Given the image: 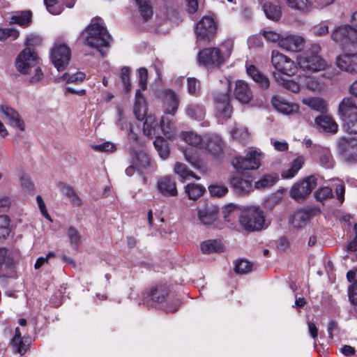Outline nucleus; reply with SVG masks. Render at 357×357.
I'll return each mask as SVG.
<instances>
[{"label":"nucleus","mask_w":357,"mask_h":357,"mask_svg":"<svg viewBox=\"0 0 357 357\" xmlns=\"http://www.w3.org/2000/svg\"><path fill=\"white\" fill-rule=\"evenodd\" d=\"M15 66L19 73L29 77V82H37L43 77L38 66V56L30 47H26L19 54L15 60Z\"/></svg>","instance_id":"nucleus-1"},{"label":"nucleus","mask_w":357,"mask_h":357,"mask_svg":"<svg viewBox=\"0 0 357 357\" xmlns=\"http://www.w3.org/2000/svg\"><path fill=\"white\" fill-rule=\"evenodd\" d=\"M169 289L165 285H157L151 288L144 297L148 305L160 307L167 312H174L180 305V301L176 300L169 303Z\"/></svg>","instance_id":"nucleus-2"},{"label":"nucleus","mask_w":357,"mask_h":357,"mask_svg":"<svg viewBox=\"0 0 357 357\" xmlns=\"http://www.w3.org/2000/svg\"><path fill=\"white\" fill-rule=\"evenodd\" d=\"M85 31L87 33L85 40L87 45L97 49L109 45L111 37L101 18L92 19Z\"/></svg>","instance_id":"nucleus-3"},{"label":"nucleus","mask_w":357,"mask_h":357,"mask_svg":"<svg viewBox=\"0 0 357 357\" xmlns=\"http://www.w3.org/2000/svg\"><path fill=\"white\" fill-rule=\"evenodd\" d=\"M321 47L318 44L312 45L304 54L298 57V64L303 70L312 73L323 70L326 68V61L319 55Z\"/></svg>","instance_id":"nucleus-4"},{"label":"nucleus","mask_w":357,"mask_h":357,"mask_svg":"<svg viewBox=\"0 0 357 357\" xmlns=\"http://www.w3.org/2000/svg\"><path fill=\"white\" fill-rule=\"evenodd\" d=\"M239 222L246 231H259L264 228L265 224L264 213L258 207H249L241 213Z\"/></svg>","instance_id":"nucleus-5"},{"label":"nucleus","mask_w":357,"mask_h":357,"mask_svg":"<svg viewBox=\"0 0 357 357\" xmlns=\"http://www.w3.org/2000/svg\"><path fill=\"white\" fill-rule=\"evenodd\" d=\"M70 49L65 44H55L51 50V60L59 71L66 69L70 59Z\"/></svg>","instance_id":"nucleus-6"},{"label":"nucleus","mask_w":357,"mask_h":357,"mask_svg":"<svg viewBox=\"0 0 357 357\" xmlns=\"http://www.w3.org/2000/svg\"><path fill=\"white\" fill-rule=\"evenodd\" d=\"M198 61L206 68L218 67L224 62V57L217 47L204 48L198 54Z\"/></svg>","instance_id":"nucleus-7"},{"label":"nucleus","mask_w":357,"mask_h":357,"mask_svg":"<svg viewBox=\"0 0 357 357\" xmlns=\"http://www.w3.org/2000/svg\"><path fill=\"white\" fill-rule=\"evenodd\" d=\"M261 156V153L255 150H251L248 152L245 157L236 158L233 160L232 165L238 171L257 169L260 166Z\"/></svg>","instance_id":"nucleus-8"},{"label":"nucleus","mask_w":357,"mask_h":357,"mask_svg":"<svg viewBox=\"0 0 357 357\" xmlns=\"http://www.w3.org/2000/svg\"><path fill=\"white\" fill-rule=\"evenodd\" d=\"M217 25L214 19L209 16H204L197 23L195 32L197 40L210 41L216 33Z\"/></svg>","instance_id":"nucleus-9"},{"label":"nucleus","mask_w":357,"mask_h":357,"mask_svg":"<svg viewBox=\"0 0 357 357\" xmlns=\"http://www.w3.org/2000/svg\"><path fill=\"white\" fill-rule=\"evenodd\" d=\"M337 146L340 155L345 161H357V139L342 137L338 140Z\"/></svg>","instance_id":"nucleus-10"},{"label":"nucleus","mask_w":357,"mask_h":357,"mask_svg":"<svg viewBox=\"0 0 357 357\" xmlns=\"http://www.w3.org/2000/svg\"><path fill=\"white\" fill-rule=\"evenodd\" d=\"M271 62L278 71L288 76H292L296 72L297 68L294 62L278 51L272 52Z\"/></svg>","instance_id":"nucleus-11"},{"label":"nucleus","mask_w":357,"mask_h":357,"mask_svg":"<svg viewBox=\"0 0 357 357\" xmlns=\"http://www.w3.org/2000/svg\"><path fill=\"white\" fill-rule=\"evenodd\" d=\"M317 178L315 176H308L306 179L291 188V197L297 201L305 199L317 186Z\"/></svg>","instance_id":"nucleus-12"},{"label":"nucleus","mask_w":357,"mask_h":357,"mask_svg":"<svg viewBox=\"0 0 357 357\" xmlns=\"http://www.w3.org/2000/svg\"><path fill=\"white\" fill-rule=\"evenodd\" d=\"M331 38L342 45L355 43L357 42V30L350 25H341L331 33Z\"/></svg>","instance_id":"nucleus-13"},{"label":"nucleus","mask_w":357,"mask_h":357,"mask_svg":"<svg viewBox=\"0 0 357 357\" xmlns=\"http://www.w3.org/2000/svg\"><path fill=\"white\" fill-rule=\"evenodd\" d=\"M215 109L217 116L227 120L231 116L233 109L230 105V97L227 93H220L215 97Z\"/></svg>","instance_id":"nucleus-14"},{"label":"nucleus","mask_w":357,"mask_h":357,"mask_svg":"<svg viewBox=\"0 0 357 357\" xmlns=\"http://www.w3.org/2000/svg\"><path fill=\"white\" fill-rule=\"evenodd\" d=\"M218 208L213 204H206L197 209V218L205 226L214 225L217 220Z\"/></svg>","instance_id":"nucleus-15"},{"label":"nucleus","mask_w":357,"mask_h":357,"mask_svg":"<svg viewBox=\"0 0 357 357\" xmlns=\"http://www.w3.org/2000/svg\"><path fill=\"white\" fill-rule=\"evenodd\" d=\"M336 63L342 70L357 73V53H346L337 57Z\"/></svg>","instance_id":"nucleus-16"},{"label":"nucleus","mask_w":357,"mask_h":357,"mask_svg":"<svg viewBox=\"0 0 357 357\" xmlns=\"http://www.w3.org/2000/svg\"><path fill=\"white\" fill-rule=\"evenodd\" d=\"M305 39L298 35H289L280 40V46L290 52H298L304 47Z\"/></svg>","instance_id":"nucleus-17"},{"label":"nucleus","mask_w":357,"mask_h":357,"mask_svg":"<svg viewBox=\"0 0 357 357\" xmlns=\"http://www.w3.org/2000/svg\"><path fill=\"white\" fill-rule=\"evenodd\" d=\"M0 111L8 119V123L11 126L17 128L21 131L25 130L24 121L17 111L6 105H1L0 106Z\"/></svg>","instance_id":"nucleus-18"},{"label":"nucleus","mask_w":357,"mask_h":357,"mask_svg":"<svg viewBox=\"0 0 357 357\" xmlns=\"http://www.w3.org/2000/svg\"><path fill=\"white\" fill-rule=\"evenodd\" d=\"M162 100L165 113L174 115L180 102L178 96L171 89H165L162 93Z\"/></svg>","instance_id":"nucleus-19"},{"label":"nucleus","mask_w":357,"mask_h":357,"mask_svg":"<svg viewBox=\"0 0 357 357\" xmlns=\"http://www.w3.org/2000/svg\"><path fill=\"white\" fill-rule=\"evenodd\" d=\"M314 121L320 131L333 135L338 130V124L328 115H319L315 118Z\"/></svg>","instance_id":"nucleus-20"},{"label":"nucleus","mask_w":357,"mask_h":357,"mask_svg":"<svg viewBox=\"0 0 357 357\" xmlns=\"http://www.w3.org/2000/svg\"><path fill=\"white\" fill-rule=\"evenodd\" d=\"M357 114L356 100L351 97L344 98L338 105V115L340 120Z\"/></svg>","instance_id":"nucleus-21"},{"label":"nucleus","mask_w":357,"mask_h":357,"mask_svg":"<svg viewBox=\"0 0 357 357\" xmlns=\"http://www.w3.org/2000/svg\"><path fill=\"white\" fill-rule=\"evenodd\" d=\"M234 95L236 100L243 104L248 103L253 97L249 85L243 80L236 81Z\"/></svg>","instance_id":"nucleus-22"},{"label":"nucleus","mask_w":357,"mask_h":357,"mask_svg":"<svg viewBox=\"0 0 357 357\" xmlns=\"http://www.w3.org/2000/svg\"><path fill=\"white\" fill-rule=\"evenodd\" d=\"M158 189L161 194L166 197L177 195V189L175 181L170 176H165L158 181Z\"/></svg>","instance_id":"nucleus-23"},{"label":"nucleus","mask_w":357,"mask_h":357,"mask_svg":"<svg viewBox=\"0 0 357 357\" xmlns=\"http://www.w3.org/2000/svg\"><path fill=\"white\" fill-rule=\"evenodd\" d=\"M230 184L235 193L239 195H246L252 190V181L241 177H231Z\"/></svg>","instance_id":"nucleus-24"},{"label":"nucleus","mask_w":357,"mask_h":357,"mask_svg":"<svg viewBox=\"0 0 357 357\" xmlns=\"http://www.w3.org/2000/svg\"><path fill=\"white\" fill-rule=\"evenodd\" d=\"M273 106L280 112L291 115L298 112V105L294 103H290L278 97H273L272 99Z\"/></svg>","instance_id":"nucleus-25"},{"label":"nucleus","mask_w":357,"mask_h":357,"mask_svg":"<svg viewBox=\"0 0 357 357\" xmlns=\"http://www.w3.org/2000/svg\"><path fill=\"white\" fill-rule=\"evenodd\" d=\"M133 111L137 119L139 121L143 120L146 116L147 107L146 102L139 89H137L135 92V102Z\"/></svg>","instance_id":"nucleus-26"},{"label":"nucleus","mask_w":357,"mask_h":357,"mask_svg":"<svg viewBox=\"0 0 357 357\" xmlns=\"http://www.w3.org/2000/svg\"><path fill=\"white\" fill-rule=\"evenodd\" d=\"M247 73L252 78V79L261 88L267 89L270 85L268 78L259 71L253 65L246 66Z\"/></svg>","instance_id":"nucleus-27"},{"label":"nucleus","mask_w":357,"mask_h":357,"mask_svg":"<svg viewBox=\"0 0 357 357\" xmlns=\"http://www.w3.org/2000/svg\"><path fill=\"white\" fill-rule=\"evenodd\" d=\"M201 149L208 151L213 155H218L222 149V139L219 136L215 135L210 137L207 141L204 140Z\"/></svg>","instance_id":"nucleus-28"},{"label":"nucleus","mask_w":357,"mask_h":357,"mask_svg":"<svg viewBox=\"0 0 357 357\" xmlns=\"http://www.w3.org/2000/svg\"><path fill=\"white\" fill-rule=\"evenodd\" d=\"M305 162V158L302 155L298 156L290 164L289 169L282 172L283 178H291L296 176L298 172L302 168Z\"/></svg>","instance_id":"nucleus-29"},{"label":"nucleus","mask_w":357,"mask_h":357,"mask_svg":"<svg viewBox=\"0 0 357 357\" xmlns=\"http://www.w3.org/2000/svg\"><path fill=\"white\" fill-rule=\"evenodd\" d=\"M31 20V12L24 10L11 16L8 22L10 24H17L21 26H26L30 24Z\"/></svg>","instance_id":"nucleus-30"},{"label":"nucleus","mask_w":357,"mask_h":357,"mask_svg":"<svg viewBox=\"0 0 357 357\" xmlns=\"http://www.w3.org/2000/svg\"><path fill=\"white\" fill-rule=\"evenodd\" d=\"M263 8L267 18L273 21H278L280 18L282 11L278 3H266Z\"/></svg>","instance_id":"nucleus-31"},{"label":"nucleus","mask_w":357,"mask_h":357,"mask_svg":"<svg viewBox=\"0 0 357 357\" xmlns=\"http://www.w3.org/2000/svg\"><path fill=\"white\" fill-rule=\"evenodd\" d=\"M181 138L189 145L199 149L202 148L204 140L199 135L192 131L183 132Z\"/></svg>","instance_id":"nucleus-32"},{"label":"nucleus","mask_w":357,"mask_h":357,"mask_svg":"<svg viewBox=\"0 0 357 357\" xmlns=\"http://www.w3.org/2000/svg\"><path fill=\"white\" fill-rule=\"evenodd\" d=\"M200 248L204 254H211L222 251V245L220 241L208 240L200 245Z\"/></svg>","instance_id":"nucleus-33"},{"label":"nucleus","mask_w":357,"mask_h":357,"mask_svg":"<svg viewBox=\"0 0 357 357\" xmlns=\"http://www.w3.org/2000/svg\"><path fill=\"white\" fill-rule=\"evenodd\" d=\"M309 218L310 214L308 212L303 210H299L293 215L290 222L294 227L299 229L307 224Z\"/></svg>","instance_id":"nucleus-34"},{"label":"nucleus","mask_w":357,"mask_h":357,"mask_svg":"<svg viewBox=\"0 0 357 357\" xmlns=\"http://www.w3.org/2000/svg\"><path fill=\"white\" fill-rule=\"evenodd\" d=\"M154 146L160 157L166 159L170 153L169 143L162 137H156L153 142Z\"/></svg>","instance_id":"nucleus-35"},{"label":"nucleus","mask_w":357,"mask_h":357,"mask_svg":"<svg viewBox=\"0 0 357 357\" xmlns=\"http://www.w3.org/2000/svg\"><path fill=\"white\" fill-rule=\"evenodd\" d=\"M138 6L139 13L144 21H147L153 14L149 0H135Z\"/></svg>","instance_id":"nucleus-36"},{"label":"nucleus","mask_w":357,"mask_h":357,"mask_svg":"<svg viewBox=\"0 0 357 357\" xmlns=\"http://www.w3.org/2000/svg\"><path fill=\"white\" fill-rule=\"evenodd\" d=\"M342 128L349 134H357V114L343 119Z\"/></svg>","instance_id":"nucleus-37"},{"label":"nucleus","mask_w":357,"mask_h":357,"mask_svg":"<svg viewBox=\"0 0 357 357\" xmlns=\"http://www.w3.org/2000/svg\"><path fill=\"white\" fill-rule=\"evenodd\" d=\"M161 130L167 138L171 139L175 135V127L173 122L168 118L162 116L160 120Z\"/></svg>","instance_id":"nucleus-38"},{"label":"nucleus","mask_w":357,"mask_h":357,"mask_svg":"<svg viewBox=\"0 0 357 357\" xmlns=\"http://www.w3.org/2000/svg\"><path fill=\"white\" fill-rule=\"evenodd\" d=\"M231 134L234 139L242 143H245L250 139V133L245 127H236L231 131Z\"/></svg>","instance_id":"nucleus-39"},{"label":"nucleus","mask_w":357,"mask_h":357,"mask_svg":"<svg viewBox=\"0 0 357 357\" xmlns=\"http://www.w3.org/2000/svg\"><path fill=\"white\" fill-rule=\"evenodd\" d=\"M274 77L280 85L282 86L289 91H291L294 93H297L299 91L300 86L296 82L292 79H283L280 77V75H278L277 73H274Z\"/></svg>","instance_id":"nucleus-40"},{"label":"nucleus","mask_w":357,"mask_h":357,"mask_svg":"<svg viewBox=\"0 0 357 357\" xmlns=\"http://www.w3.org/2000/svg\"><path fill=\"white\" fill-rule=\"evenodd\" d=\"M303 102L312 109L324 112L326 110V105L324 100L319 98H309L303 100Z\"/></svg>","instance_id":"nucleus-41"},{"label":"nucleus","mask_w":357,"mask_h":357,"mask_svg":"<svg viewBox=\"0 0 357 357\" xmlns=\"http://www.w3.org/2000/svg\"><path fill=\"white\" fill-rule=\"evenodd\" d=\"M205 189L198 184H188L185 187V192L188 195L190 199L196 200L199 198Z\"/></svg>","instance_id":"nucleus-42"},{"label":"nucleus","mask_w":357,"mask_h":357,"mask_svg":"<svg viewBox=\"0 0 357 357\" xmlns=\"http://www.w3.org/2000/svg\"><path fill=\"white\" fill-rule=\"evenodd\" d=\"M157 125L158 123L154 117L152 116H146L145 121L143 125V132L144 135L149 137H152L155 134L154 130Z\"/></svg>","instance_id":"nucleus-43"},{"label":"nucleus","mask_w":357,"mask_h":357,"mask_svg":"<svg viewBox=\"0 0 357 357\" xmlns=\"http://www.w3.org/2000/svg\"><path fill=\"white\" fill-rule=\"evenodd\" d=\"M174 172L183 180H185L189 176L195 177L197 179H198V177L195 176L194 173L189 170L185 165L179 162H177L175 164Z\"/></svg>","instance_id":"nucleus-44"},{"label":"nucleus","mask_w":357,"mask_h":357,"mask_svg":"<svg viewBox=\"0 0 357 357\" xmlns=\"http://www.w3.org/2000/svg\"><path fill=\"white\" fill-rule=\"evenodd\" d=\"M278 181V178L273 175H265L260 180L255 182V187L257 189H263L273 185Z\"/></svg>","instance_id":"nucleus-45"},{"label":"nucleus","mask_w":357,"mask_h":357,"mask_svg":"<svg viewBox=\"0 0 357 357\" xmlns=\"http://www.w3.org/2000/svg\"><path fill=\"white\" fill-rule=\"evenodd\" d=\"M187 114L193 119L200 120L204 116V110L203 107L198 105H191L186 110Z\"/></svg>","instance_id":"nucleus-46"},{"label":"nucleus","mask_w":357,"mask_h":357,"mask_svg":"<svg viewBox=\"0 0 357 357\" xmlns=\"http://www.w3.org/2000/svg\"><path fill=\"white\" fill-rule=\"evenodd\" d=\"M252 264L247 260L241 259L235 265L234 271L238 274H247L252 271Z\"/></svg>","instance_id":"nucleus-47"},{"label":"nucleus","mask_w":357,"mask_h":357,"mask_svg":"<svg viewBox=\"0 0 357 357\" xmlns=\"http://www.w3.org/2000/svg\"><path fill=\"white\" fill-rule=\"evenodd\" d=\"M85 76V73L82 72H77L73 74L65 73L59 79L66 80L68 83H75L83 81Z\"/></svg>","instance_id":"nucleus-48"},{"label":"nucleus","mask_w":357,"mask_h":357,"mask_svg":"<svg viewBox=\"0 0 357 357\" xmlns=\"http://www.w3.org/2000/svg\"><path fill=\"white\" fill-rule=\"evenodd\" d=\"M10 220L7 215H0V238H5L10 234Z\"/></svg>","instance_id":"nucleus-49"},{"label":"nucleus","mask_w":357,"mask_h":357,"mask_svg":"<svg viewBox=\"0 0 357 357\" xmlns=\"http://www.w3.org/2000/svg\"><path fill=\"white\" fill-rule=\"evenodd\" d=\"M20 35L19 31L14 28L3 29L0 27V40H6L10 38L12 40H15Z\"/></svg>","instance_id":"nucleus-50"},{"label":"nucleus","mask_w":357,"mask_h":357,"mask_svg":"<svg viewBox=\"0 0 357 357\" xmlns=\"http://www.w3.org/2000/svg\"><path fill=\"white\" fill-rule=\"evenodd\" d=\"M130 69L128 66L122 68L121 71V79L124 85L126 92H129L131 90V82L130 81Z\"/></svg>","instance_id":"nucleus-51"},{"label":"nucleus","mask_w":357,"mask_h":357,"mask_svg":"<svg viewBox=\"0 0 357 357\" xmlns=\"http://www.w3.org/2000/svg\"><path fill=\"white\" fill-rule=\"evenodd\" d=\"M306 87L313 91H320L323 87V83L318 77H312L307 79L305 82Z\"/></svg>","instance_id":"nucleus-52"},{"label":"nucleus","mask_w":357,"mask_h":357,"mask_svg":"<svg viewBox=\"0 0 357 357\" xmlns=\"http://www.w3.org/2000/svg\"><path fill=\"white\" fill-rule=\"evenodd\" d=\"M188 91L191 95H197L200 91V83L195 77H188L187 79Z\"/></svg>","instance_id":"nucleus-53"},{"label":"nucleus","mask_w":357,"mask_h":357,"mask_svg":"<svg viewBox=\"0 0 357 357\" xmlns=\"http://www.w3.org/2000/svg\"><path fill=\"white\" fill-rule=\"evenodd\" d=\"M209 192L213 197H220L228 192L227 187L221 185H211L208 187Z\"/></svg>","instance_id":"nucleus-54"},{"label":"nucleus","mask_w":357,"mask_h":357,"mask_svg":"<svg viewBox=\"0 0 357 357\" xmlns=\"http://www.w3.org/2000/svg\"><path fill=\"white\" fill-rule=\"evenodd\" d=\"M92 149L94 151L105 153H112L116 151V146L109 142H105L100 144L93 145Z\"/></svg>","instance_id":"nucleus-55"},{"label":"nucleus","mask_w":357,"mask_h":357,"mask_svg":"<svg viewBox=\"0 0 357 357\" xmlns=\"http://www.w3.org/2000/svg\"><path fill=\"white\" fill-rule=\"evenodd\" d=\"M236 206L233 204L225 206L222 208L223 218L225 221L230 222L234 217V214L236 212Z\"/></svg>","instance_id":"nucleus-56"},{"label":"nucleus","mask_w":357,"mask_h":357,"mask_svg":"<svg viewBox=\"0 0 357 357\" xmlns=\"http://www.w3.org/2000/svg\"><path fill=\"white\" fill-rule=\"evenodd\" d=\"M135 160L138 161L139 164L144 169L151 167V159L149 155L144 152H135Z\"/></svg>","instance_id":"nucleus-57"},{"label":"nucleus","mask_w":357,"mask_h":357,"mask_svg":"<svg viewBox=\"0 0 357 357\" xmlns=\"http://www.w3.org/2000/svg\"><path fill=\"white\" fill-rule=\"evenodd\" d=\"M287 1L289 7L299 10H305L310 3L308 0H287Z\"/></svg>","instance_id":"nucleus-58"},{"label":"nucleus","mask_w":357,"mask_h":357,"mask_svg":"<svg viewBox=\"0 0 357 357\" xmlns=\"http://www.w3.org/2000/svg\"><path fill=\"white\" fill-rule=\"evenodd\" d=\"M333 191L329 187H324L315 192V197L317 201L322 202L332 197Z\"/></svg>","instance_id":"nucleus-59"},{"label":"nucleus","mask_w":357,"mask_h":357,"mask_svg":"<svg viewBox=\"0 0 357 357\" xmlns=\"http://www.w3.org/2000/svg\"><path fill=\"white\" fill-rule=\"evenodd\" d=\"M147 77H148V70L145 68H140L138 70V78H139V85L140 86V91H144L147 87Z\"/></svg>","instance_id":"nucleus-60"},{"label":"nucleus","mask_w":357,"mask_h":357,"mask_svg":"<svg viewBox=\"0 0 357 357\" xmlns=\"http://www.w3.org/2000/svg\"><path fill=\"white\" fill-rule=\"evenodd\" d=\"M21 335H22L20 331V329L18 328H16L15 336L12 339V344L16 347L17 351L19 354H22L24 353V344L22 342Z\"/></svg>","instance_id":"nucleus-61"},{"label":"nucleus","mask_w":357,"mask_h":357,"mask_svg":"<svg viewBox=\"0 0 357 357\" xmlns=\"http://www.w3.org/2000/svg\"><path fill=\"white\" fill-rule=\"evenodd\" d=\"M68 236L70 239L71 245H77L81 240L79 232L74 227L71 226L68 229Z\"/></svg>","instance_id":"nucleus-62"},{"label":"nucleus","mask_w":357,"mask_h":357,"mask_svg":"<svg viewBox=\"0 0 357 357\" xmlns=\"http://www.w3.org/2000/svg\"><path fill=\"white\" fill-rule=\"evenodd\" d=\"M117 126L120 128L121 130L128 131L130 130L132 125L128 122L126 119L123 116V112L121 109H118V120L116 123Z\"/></svg>","instance_id":"nucleus-63"},{"label":"nucleus","mask_w":357,"mask_h":357,"mask_svg":"<svg viewBox=\"0 0 357 357\" xmlns=\"http://www.w3.org/2000/svg\"><path fill=\"white\" fill-rule=\"evenodd\" d=\"M348 296L349 301L352 304L357 305V280L349 286Z\"/></svg>","instance_id":"nucleus-64"}]
</instances>
